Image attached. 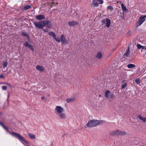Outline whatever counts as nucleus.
Instances as JSON below:
<instances>
[{"label":"nucleus","mask_w":146,"mask_h":146,"mask_svg":"<svg viewBox=\"0 0 146 146\" xmlns=\"http://www.w3.org/2000/svg\"><path fill=\"white\" fill-rule=\"evenodd\" d=\"M35 27L39 29H42L44 26H47L48 28H50L52 26V23L50 21L47 20L40 21L38 22H34Z\"/></svg>","instance_id":"f257e3e1"},{"label":"nucleus","mask_w":146,"mask_h":146,"mask_svg":"<svg viewBox=\"0 0 146 146\" xmlns=\"http://www.w3.org/2000/svg\"><path fill=\"white\" fill-rule=\"evenodd\" d=\"M0 125L7 132H9L10 134L12 135L16 138L18 139L19 141H22L26 143H28V141L25 139L24 138L21 136L20 134L17 133H16L14 132H11L8 129V127H6L5 125H4L3 123L0 121Z\"/></svg>","instance_id":"f03ea898"},{"label":"nucleus","mask_w":146,"mask_h":146,"mask_svg":"<svg viewBox=\"0 0 146 146\" xmlns=\"http://www.w3.org/2000/svg\"><path fill=\"white\" fill-rule=\"evenodd\" d=\"M56 114L60 118L65 119L66 117V114L63 113L64 110L63 108L60 106H57L55 109Z\"/></svg>","instance_id":"7ed1b4c3"},{"label":"nucleus","mask_w":146,"mask_h":146,"mask_svg":"<svg viewBox=\"0 0 146 146\" xmlns=\"http://www.w3.org/2000/svg\"><path fill=\"white\" fill-rule=\"evenodd\" d=\"M100 122L97 120H90L86 125L88 127H93L100 124Z\"/></svg>","instance_id":"20e7f679"},{"label":"nucleus","mask_w":146,"mask_h":146,"mask_svg":"<svg viewBox=\"0 0 146 146\" xmlns=\"http://www.w3.org/2000/svg\"><path fill=\"white\" fill-rule=\"evenodd\" d=\"M146 15L141 16L139 17L138 21L136 22V25L137 27L140 26L145 20Z\"/></svg>","instance_id":"39448f33"},{"label":"nucleus","mask_w":146,"mask_h":146,"mask_svg":"<svg viewBox=\"0 0 146 146\" xmlns=\"http://www.w3.org/2000/svg\"><path fill=\"white\" fill-rule=\"evenodd\" d=\"M105 96L107 98H112L114 97V95L109 90H107L105 92Z\"/></svg>","instance_id":"423d86ee"},{"label":"nucleus","mask_w":146,"mask_h":146,"mask_svg":"<svg viewBox=\"0 0 146 146\" xmlns=\"http://www.w3.org/2000/svg\"><path fill=\"white\" fill-rule=\"evenodd\" d=\"M102 22L103 25H105L108 27H109L110 26V20L109 19L106 18L105 19L102 20Z\"/></svg>","instance_id":"0eeeda50"},{"label":"nucleus","mask_w":146,"mask_h":146,"mask_svg":"<svg viewBox=\"0 0 146 146\" xmlns=\"http://www.w3.org/2000/svg\"><path fill=\"white\" fill-rule=\"evenodd\" d=\"M24 45L25 47H28L32 51H34V46L33 45H30L27 42H26L25 43H24Z\"/></svg>","instance_id":"6e6552de"},{"label":"nucleus","mask_w":146,"mask_h":146,"mask_svg":"<svg viewBox=\"0 0 146 146\" xmlns=\"http://www.w3.org/2000/svg\"><path fill=\"white\" fill-rule=\"evenodd\" d=\"M119 130H117L112 131L110 133V134L112 136L115 135H119Z\"/></svg>","instance_id":"1a4fd4ad"},{"label":"nucleus","mask_w":146,"mask_h":146,"mask_svg":"<svg viewBox=\"0 0 146 146\" xmlns=\"http://www.w3.org/2000/svg\"><path fill=\"white\" fill-rule=\"evenodd\" d=\"M61 40L62 42L64 44H67L68 40L66 39L64 35H62L61 36Z\"/></svg>","instance_id":"9d476101"},{"label":"nucleus","mask_w":146,"mask_h":146,"mask_svg":"<svg viewBox=\"0 0 146 146\" xmlns=\"http://www.w3.org/2000/svg\"><path fill=\"white\" fill-rule=\"evenodd\" d=\"M69 25L70 26L73 27L78 25V23L75 21H70L68 23Z\"/></svg>","instance_id":"9b49d317"},{"label":"nucleus","mask_w":146,"mask_h":146,"mask_svg":"<svg viewBox=\"0 0 146 146\" xmlns=\"http://www.w3.org/2000/svg\"><path fill=\"white\" fill-rule=\"evenodd\" d=\"M129 50H130L129 47H128L127 50L123 56V58H125L126 57H127L129 56Z\"/></svg>","instance_id":"f8f14e48"},{"label":"nucleus","mask_w":146,"mask_h":146,"mask_svg":"<svg viewBox=\"0 0 146 146\" xmlns=\"http://www.w3.org/2000/svg\"><path fill=\"white\" fill-rule=\"evenodd\" d=\"M36 18L38 20H40L42 19H44L45 16L42 15H38L36 16Z\"/></svg>","instance_id":"ddd939ff"},{"label":"nucleus","mask_w":146,"mask_h":146,"mask_svg":"<svg viewBox=\"0 0 146 146\" xmlns=\"http://www.w3.org/2000/svg\"><path fill=\"white\" fill-rule=\"evenodd\" d=\"M36 68L38 70L42 71L44 70V68L43 66L38 65L36 67Z\"/></svg>","instance_id":"4468645a"},{"label":"nucleus","mask_w":146,"mask_h":146,"mask_svg":"<svg viewBox=\"0 0 146 146\" xmlns=\"http://www.w3.org/2000/svg\"><path fill=\"white\" fill-rule=\"evenodd\" d=\"M75 99L74 98H68L66 100V102L67 103L74 102L75 100Z\"/></svg>","instance_id":"2eb2a0df"},{"label":"nucleus","mask_w":146,"mask_h":146,"mask_svg":"<svg viewBox=\"0 0 146 146\" xmlns=\"http://www.w3.org/2000/svg\"><path fill=\"white\" fill-rule=\"evenodd\" d=\"M98 3L96 0L93 1L92 5L93 7H97L98 6Z\"/></svg>","instance_id":"dca6fc26"},{"label":"nucleus","mask_w":146,"mask_h":146,"mask_svg":"<svg viewBox=\"0 0 146 146\" xmlns=\"http://www.w3.org/2000/svg\"><path fill=\"white\" fill-rule=\"evenodd\" d=\"M138 117L139 119L141 120L142 121L144 122H146V117H143L141 115H138Z\"/></svg>","instance_id":"f3484780"},{"label":"nucleus","mask_w":146,"mask_h":146,"mask_svg":"<svg viewBox=\"0 0 146 146\" xmlns=\"http://www.w3.org/2000/svg\"><path fill=\"white\" fill-rule=\"evenodd\" d=\"M48 35L50 36H52L54 38L56 36L55 34L53 32H50L48 33Z\"/></svg>","instance_id":"a211bd4d"},{"label":"nucleus","mask_w":146,"mask_h":146,"mask_svg":"<svg viewBox=\"0 0 146 146\" xmlns=\"http://www.w3.org/2000/svg\"><path fill=\"white\" fill-rule=\"evenodd\" d=\"M31 6L30 5H26L22 9V10H27V9H29L30 8H31Z\"/></svg>","instance_id":"6ab92c4d"},{"label":"nucleus","mask_w":146,"mask_h":146,"mask_svg":"<svg viewBox=\"0 0 146 146\" xmlns=\"http://www.w3.org/2000/svg\"><path fill=\"white\" fill-rule=\"evenodd\" d=\"M21 34L23 36H26L28 38V40L29 39V37L28 34L26 32H23L21 33Z\"/></svg>","instance_id":"aec40b11"},{"label":"nucleus","mask_w":146,"mask_h":146,"mask_svg":"<svg viewBox=\"0 0 146 146\" xmlns=\"http://www.w3.org/2000/svg\"><path fill=\"white\" fill-rule=\"evenodd\" d=\"M135 66V65L133 64H128L127 66L128 68H133Z\"/></svg>","instance_id":"412c9836"},{"label":"nucleus","mask_w":146,"mask_h":146,"mask_svg":"<svg viewBox=\"0 0 146 146\" xmlns=\"http://www.w3.org/2000/svg\"><path fill=\"white\" fill-rule=\"evenodd\" d=\"M28 135L32 139H33L35 138V136L33 134L31 133H29Z\"/></svg>","instance_id":"4be33fe9"},{"label":"nucleus","mask_w":146,"mask_h":146,"mask_svg":"<svg viewBox=\"0 0 146 146\" xmlns=\"http://www.w3.org/2000/svg\"><path fill=\"white\" fill-rule=\"evenodd\" d=\"M96 56L97 58H101L102 56V53L100 52H98Z\"/></svg>","instance_id":"5701e85b"},{"label":"nucleus","mask_w":146,"mask_h":146,"mask_svg":"<svg viewBox=\"0 0 146 146\" xmlns=\"http://www.w3.org/2000/svg\"><path fill=\"white\" fill-rule=\"evenodd\" d=\"M121 6L122 10L123 11H127V9L126 8V7L124 6V5L123 3L121 4Z\"/></svg>","instance_id":"b1692460"},{"label":"nucleus","mask_w":146,"mask_h":146,"mask_svg":"<svg viewBox=\"0 0 146 146\" xmlns=\"http://www.w3.org/2000/svg\"><path fill=\"white\" fill-rule=\"evenodd\" d=\"M119 135H124L126 134V133L125 132H124L123 131L119 130Z\"/></svg>","instance_id":"393cba45"},{"label":"nucleus","mask_w":146,"mask_h":146,"mask_svg":"<svg viewBox=\"0 0 146 146\" xmlns=\"http://www.w3.org/2000/svg\"><path fill=\"white\" fill-rule=\"evenodd\" d=\"M124 13L123 12L121 15L120 16V18L121 20H125V19L124 17Z\"/></svg>","instance_id":"a878e982"},{"label":"nucleus","mask_w":146,"mask_h":146,"mask_svg":"<svg viewBox=\"0 0 146 146\" xmlns=\"http://www.w3.org/2000/svg\"><path fill=\"white\" fill-rule=\"evenodd\" d=\"M54 39L55 40L58 42H60L61 41V40L60 39V38L59 37H56V36L55 37V38H54Z\"/></svg>","instance_id":"bb28decb"},{"label":"nucleus","mask_w":146,"mask_h":146,"mask_svg":"<svg viewBox=\"0 0 146 146\" xmlns=\"http://www.w3.org/2000/svg\"><path fill=\"white\" fill-rule=\"evenodd\" d=\"M107 9H109L110 11L113 10L114 9L111 6H109L108 7Z\"/></svg>","instance_id":"cd10ccee"},{"label":"nucleus","mask_w":146,"mask_h":146,"mask_svg":"<svg viewBox=\"0 0 146 146\" xmlns=\"http://www.w3.org/2000/svg\"><path fill=\"white\" fill-rule=\"evenodd\" d=\"M143 46H141L140 44H137V47L139 49H141V48L142 49V48L143 47Z\"/></svg>","instance_id":"c85d7f7f"},{"label":"nucleus","mask_w":146,"mask_h":146,"mask_svg":"<svg viewBox=\"0 0 146 146\" xmlns=\"http://www.w3.org/2000/svg\"><path fill=\"white\" fill-rule=\"evenodd\" d=\"M3 66L4 67H5L7 66V62H5L3 63Z\"/></svg>","instance_id":"c756f323"},{"label":"nucleus","mask_w":146,"mask_h":146,"mask_svg":"<svg viewBox=\"0 0 146 146\" xmlns=\"http://www.w3.org/2000/svg\"><path fill=\"white\" fill-rule=\"evenodd\" d=\"M97 1L98 3V5L99 4H102L103 3V1L102 0H96Z\"/></svg>","instance_id":"7c9ffc66"},{"label":"nucleus","mask_w":146,"mask_h":146,"mask_svg":"<svg viewBox=\"0 0 146 146\" xmlns=\"http://www.w3.org/2000/svg\"><path fill=\"white\" fill-rule=\"evenodd\" d=\"M135 82L137 84H139L140 83V80L139 79H136L135 80Z\"/></svg>","instance_id":"2f4dec72"},{"label":"nucleus","mask_w":146,"mask_h":146,"mask_svg":"<svg viewBox=\"0 0 146 146\" xmlns=\"http://www.w3.org/2000/svg\"><path fill=\"white\" fill-rule=\"evenodd\" d=\"M127 86V84L126 83H124L122 85L121 88L122 89H123L124 88H125Z\"/></svg>","instance_id":"473e14b6"},{"label":"nucleus","mask_w":146,"mask_h":146,"mask_svg":"<svg viewBox=\"0 0 146 146\" xmlns=\"http://www.w3.org/2000/svg\"><path fill=\"white\" fill-rule=\"evenodd\" d=\"M2 88L3 90H5L7 89V86H2Z\"/></svg>","instance_id":"72a5a7b5"},{"label":"nucleus","mask_w":146,"mask_h":146,"mask_svg":"<svg viewBox=\"0 0 146 146\" xmlns=\"http://www.w3.org/2000/svg\"><path fill=\"white\" fill-rule=\"evenodd\" d=\"M145 50L146 51V46H143V47L142 48V50Z\"/></svg>","instance_id":"f704fd0d"},{"label":"nucleus","mask_w":146,"mask_h":146,"mask_svg":"<svg viewBox=\"0 0 146 146\" xmlns=\"http://www.w3.org/2000/svg\"><path fill=\"white\" fill-rule=\"evenodd\" d=\"M4 78V76L3 74H1L0 75V78Z\"/></svg>","instance_id":"c9c22d12"},{"label":"nucleus","mask_w":146,"mask_h":146,"mask_svg":"<svg viewBox=\"0 0 146 146\" xmlns=\"http://www.w3.org/2000/svg\"><path fill=\"white\" fill-rule=\"evenodd\" d=\"M100 121V124H103V123H105V121H102V120L101 121Z\"/></svg>","instance_id":"e433bc0d"},{"label":"nucleus","mask_w":146,"mask_h":146,"mask_svg":"<svg viewBox=\"0 0 146 146\" xmlns=\"http://www.w3.org/2000/svg\"><path fill=\"white\" fill-rule=\"evenodd\" d=\"M42 29L43 31L44 32H48V31L46 29H43V28Z\"/></svg>","instance_id":"4c0bfd02"},{"label":"nucleus","mask_w":146,"mask_h":146,"mask_svg":"<svg viewBox=\"0 0 146 146\" xmlns=\"http://www.w3.org/2000/svg\"><path fill=\"white\" fill-rule=\"evenodd\" d=\"M45 97L44 96H42L41 97V98L42 100H44L45 99Z\"/></svg>","instance_id":"58836bf2"},{"label":"nucleus","mask_w":146,"mask_h":146,"mask_svg":"<svg viewBox=\"0 0 146 146\" xmlns=\"http://www.w3.org/2000/svg\"><path fill=\"white\" fill-rule=\"evenodd\" d=\"M5 84H7V85H9V86H10V84L8 83H5Z\"/></svg>","instance_id":"ea45409f"},{"label":"nucleus","mask_w":146,"mask_h":146,"mask_svg":"<svg viewBox=\"0 0 146 146\" xmlns=\"http://www.w3.org/2000/svg\"><path fill=\"white\" fill-rule=\"evenodd\" d=\"M2 114V113L1 112H0V116Z\"/></svg>","instance_id":"a19ab883"},{"label":"nucleus","mask_w":146,"mask_h":146,"mask_svg":"<svg viewBox=\"0 0 146 146\" xmlns=\"http://www.w3.org/2000/svg\"><path fill=\"white\" fill-rule=\"evenodd\" d=\"M23 143V144L24 145H25V146H27V145H25L24 143Z\"/></svg>","instance_id":"79ce46f5"},{"label":"nucleus","mask_w":146,"mask_h":146,"mask_svg":"<svg viewBox=\"0 0 146 146\" xmlns=\"http://www.w3.org/2000/svg\"><path fill=\"white\" fill-rule=\"evenodd\" d=\"M9 97V95H8V99Z\"/></svg>","instance_id":"37998d69"}]
</instances>
